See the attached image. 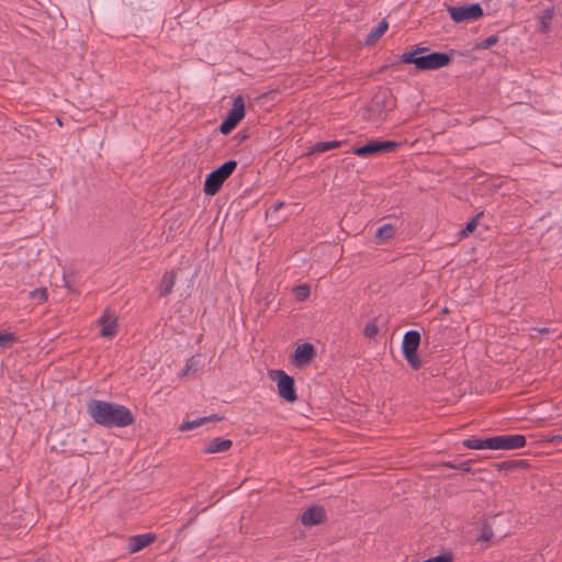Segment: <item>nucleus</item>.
<instances>
[{
    "label": "nucleus",
    "mask_w": 562,
    "mask_h": 562,
    "mask_svg": "<svg viewBox=\"0 0 562 562\" xmlns=\"http://www.w3.org/2000/svg\"><path fill=\"white\" fill-rule=\"evenodd\" d=\"M493 536L492 527L487 522H484L481 528L480 536L477 537V541L490 542Z\"/></svg>",
    "instance_id": "bb28decb"
},
{
    "label": "nucleus",
    "mask_w": 562,
    "mask_h": 562,
    "mask_svg": "<svg viewBox=\"0 0 562 562\" xmlns=\"http://www.w3.org/2000/svg\"><path fill=\"white\" fill-rule=\"evenodd\" d=\"M237 126L236 123L232 122L227 117L222 122L218 130L222 134L227 135L229 134L235 127Z\"/></svg>",
    "instance_id": "c756f323"
},
{
    "label": "nucleus",
    "mask_w": 562,
    "mask_h": 562,
    "mask_svg": "<svg viewBox=\"0 0 562 562\" xmlns=\"http://www.w3.org/2000/svg\"><path fill=\"white\" fill-rule=\"evenodd\" d=\"M236 167L237 162L235 160H228L221 167L210 172L204 182L205 194H216L223 186L224 181L234 172Z\"/></svg>",
    "instance_id": "20e7f679"
},
{
    "label": "nucleus",
    "mask_w": 562,
    "mask_h": 562,
    "mask_svg": "<svg viewBox=\"0 0 562 562\" xmlns=\"http://www.w3.org/2000/svg\"><path fill=\"white\" fill-rule=\"evenodd\" d=\"M378 150L381 151H390L395 149L398 144L392 140H383V142H376Z\"/></svg>",
    "instance_id": "7c9ffc66"
},
{
    "label": "nucleus",
    "mask_w": 562,
    "mask_h": 562,
    "mask_svg": "<svg viewBox=\"0 0 562 562\" xmlns=\"http://www.w3.org/2000/svg\"><path fill=\"white\" fill-rule=\"evenodd\" d=\"M245 116V102L241 95H238L234 98L233 105L231 110L227 113V119L232 122L238 123L244 119Z\"/></svg>",
    "instance_id": "9b49d317"
},
{
    "label": "nucleus",
    "mask_w": 562,
    "mask_h": 562,
    "mask_svg": "<svg viewBox=\"0 0 562 562\" xmlns=\"http://www.w3.org/2000/svg\"><path fill=\"white\" fill-rule=\"evenodd\" d=\"M86 408L95 424L106 428H123L135 422L130 408L112 402L93 398L87 403Z\"/></svg>",
    "instance_id": "f257e3e1"
},
{
    "label": "nucleus",
    "mask_w": 562,
    "mask_h": 562,
    "mask_svg": "<svg viewBox=\"0 0 562 562\" xmlns=\"http://www.w3.org/2000/svg\"><path fill=\"white\" fill-rule=\"evenodd\" d=\"M427 50L428 48L418 47L413 52L404 53L401 59L405 64H414L419 70H437L449 65L451 57L447 53L434 52L420 55Z\"/></svg>",
    "instance_id": "f03ea898"
},
{
    "label": "nucleus",
    "mask_w": 562,
    "mask_h": 562,
    "mask_svg": "<svg viewBox=\"0 0 562 562\" xmlns=\"http://www.w3.org/2000/svg\"><path fill=\"white\" fill-rule=\"evenodd\" d=\"M172 229H173V228H172V224H170V226H169V232H168V234H167L166 239H169L170 237H173V235H172Z\"/></svg>",
    "instance_id": "e433bc0d"
},
{
    "label": "nucleus",
    "mask_w": 562,
    "mask_h": 562,
    "mask_svg": "<svg viewBox=\"0 0 562 562\" xmlns=\"http://www.w3.org/2000/svg\"><path fill=\"white\" fill-rule=\"evenodd\" d=\"M363 333H364V336L367 338L371 339V338H374L378 335L379 328H378L375 323L371 322V323L367 324V326L364 327Z\"/></svg>",
    "instance_id": "2f4dec72"
},
{
    "label": "nucleus",
    "mask_w": 562,
    "mask_h": 562,
    "mask_svg": "<svg viewBox=\"0 0 562 562\" xmlns=\"http://www.w3.org/2000/svg\"><path fill=\"white\" fill-rule=\"evenodd\" d=\"M316 353H292L291 363L302 370L313 362Z\"/></svg>",
    "instance_id": "dca6fc26"
},
{
    "label": "nucleus",
    "mask_w": 562,
    "mask_h": 562,
    "mask_svg": "<svg viewBox=\"0 0 562 562\" xmlns=\"http://www.w3.org/2000/svg\"><path fill=\"white\" fill-rule=\"evenodd\" d=\"M29 297L37 303H44L47 301V290L46 288H38L29 293Z\"/></svg>",
    "instance_id": "a878e982"
},
{
    "label": "nucleus",
    "mask_w": 562,
    "mask_h": 562,
    "mask_svg": "<svg viewBox=\"0 0 562 562\" xmlns=\"http://www.w3.org/2000/svg\"><path fill=\"white\" fill-rule=\"evenodd\" d=\"M165 328L162 329V335L167 337H172L175 333V327L172 324V317L170 316L168 321H165L164 323Z\"/></svg>",
    "instance_id": "473e14b6"
},
{
    "label": "nucleus",
    "mask_w": 562,
    "mask_h": 562,
    "mask_svg": "<svg viewBox=\"0 0 562 562\" xmlns=\"http://www.w3.org/2000/svg\"><path fill=\"white\" fill-rule=\"evenodd\" d=\"M403 356L414 370H418L425 362V360L420 358V353H403Z\"/></svg>",
    "instance_id": "b1692460"
},
{
    "label": "nucleus",
    "mask_w": 562,
    "mask_h": 562,
    "mask_svg": "<svg viewBox=\"0 0 562 562\" xmlns=\"http://www.w3.org/2000/svg\"><path fill=\"white\" fill-rule=\"evenodd\" d=\"M389 24L385 20L381 21L366 37V44H374L387 30Z\"/></svg>",
    "instance_id": "f3484780"
},
{
    "label": "nucleus",
    "mask_w": 562,
    "mask_h": 562,
    "mask_svg": "<svg viewBox=\"0 0 562 562\" xmlns=\"http://www.w3.org/2000/svg\"><path fill=\"white\" fill-rule=\"evenodd\" d=\"M340 145H341V142H339V140L318 142L312 147L311 154L324 153L327 150H331V149L338 148Z\"/></svg>",
    "instance_id": "6ab92c4d"
},
{
    "label": "nucleus",
    "mask_w": 562,
    "mask_h": 562,
    "mask_svg": "<svg viewBox=\"0 0 562 562\" xmlns=\"http://www.w3.org/2000/svg\"><path fill=\"white\" fill-rule=\"evenodd\" d=\"M294 351H314V346L311 342H302L296 346Z\"/></svg>",
    "instance_id": "c9c22d12"
},
{
    "label": "nucleus",
    "mask_w": 562,
    "mask_h": 562,
    "mask_svg": "<svg viewBox=\"0 0 562 562\" xmlns=\"http://www.w3.org/2000/svg\"><path fill=\"white\" fill-rule=\"evenodd\" d=\"M16 336L13 333L0 331V347L11 348L13 342L16 341Z\"/></svg>",
    "instance_id": "393cba45"
},
{
    "label": "nucleus",
    "mask_w": 562,
    "mask_h": 562,
    "mask_svg": "<svg viewBox=\"0 0 562 562\" xmlns=\"http://www.w3.org/2000/svg\"><path fill=\"white\" fill-rule=\"evenodd\" d=\"M198 356H200V353H196L195 356L191 357L188 360L184 369L181 371V375L182 376H186V375H188L191 372H196L198 371V369L200 367V361L196 359Z\"/></svg>",
    "instance_id": "5701e85b"
},
{
    "label": "nucleus",
    "mask_w": 562,
    "mask_h": 562,
    "mask_svg": "<svg viewBox=\"0 0 562 562\" xmlns=\"http://www.w3.org/2000/svg\"><path fill=\"white\" fill-rule=\"evenodd\" d=\"M498 42L496 35H491L476 44L477 49H488Z\"/></svg>",
    "instance_id": "c85d7f7f"
},
{
    "label": "nucleus",
    "mask_w": 562,
    "mask_h": 562,
    "mask_svg": "<svg viewBox=\"0 0 562 562\" xmlns=\"http://www.w3.org/2000/svg\"><path fill=\"white\" fill-rule=\"evenodd\" d=\"M232 446H233V441L231 439L217 437V438H214L213 440H211L203 448V452L206 454L225 452V451L229 450L232 448Z\"/></svg>",
    "instance_id": "9d476101"
},
{
    "label": "nucleus",
    "mask_w": 562,
    "mask_h": 562,
    "mask_svg": "<svg viewBox=\"0 0 562 562\" xmlns=\"http://www.w3.org/2000/svg\"><path fill=\"white\" fill-rule=\"evenodd\" d=\"M282 206H283L282 202L277 203L274 206V211H279Z\"/></svg>",
    "instance_id": "4c0bfd02"
},
{
    "label": "nucleus",
    "mask_w": 562,
    "mask_h": 562,
    "mask_svg": "<svg viewBox=\"0 0 562 562\" xmlns=\"http://www.w3.org/2000/svg\"><path fill=\"white\" fill-rule=\"evenodd\" d=\"M100 335L105 338H112L117 331V319L114 315L105 311L99 319Z\"/></svg>",
    "instance_id": "1a4fd4ad"
},
{
    "label": "nucleus",
    "mask_w": 562,
    "mask_h": 562,
    "mask_svg": "<svg viewBox=\"0 0 562 562\" xmlns=\"http://www.w3.org/2000/svg\"><path fill=\"white\" fill-rule=\"evenodd\" d=\"M450 18L456 23L474 21L483 15V10L479 3H472L469 5L448 7Z\"/></svg>",
    "instance_id": "39448f33"
},
{
    "label": "nucleus",
    "mask_w": 562,
    "mask_h": 562,
    "mask_svg": "<svg viewBox=\"0 0 562 562\" xmlns=\"http://www.w3.org/2000/svg\"><path fill=\"white\" fill-rule=\"evenodd\" d=\"M420 342V334L417 330H408L402 338V351H417Z\"/></svg>",
    "instance_id": "f8f14e48"
},
{
    "label": "nucleus",
    "mask_w": 562,
    "mask_h": 562,
    "mask_svg": "<svg viewBox=\"0 0 562 562\" xmlns=\"http://www.w3.org/2000/svg\"><path fill=\"white\" fill-rule=\"evenodd\" d=\"M525 461L522 460H519V461H505V462H502V463H498L496 464V467L502 470V469H505V470H510V469H514L516 468L517 465L519 464H522Z\"/></svg>",
    "instance_id": "72a5a7b5"
},
{
    "label": "nucleus",
    "mask_w": 562,
    "mask_h": 562,
    "mask_svg": "<svg viewBox=\"0 0 562 562\" xmlns=\"http://www.w3.org/2000/svg\"><path fill=\"white\" fill-rule=\"evenodd\" d=\"M473 463H474V460H472V459L465 460L461 463H453V462L447 461V462L442 463V467H446L449 469H454V470H460L465 473H471V472H473V470H472Z\"/></svg>",
    "instance_id": "4be33fe9"
},
{
    "label": "nucleus",
    "mask_w": 562,
    "mask_h": 562,
    "mask_svg": "<svg viewBox=\"0 0 562 562\" xmlns=\"http://www.w3.org/2000/svg\"><path fill=\"white\" fill-rule=\"evenodd\" d=\"M301 522L305 527L321 525L327 520V513L322 505H312L301 514Z\"/></svg>",
    "instance_id": "0eeeda50"
},
{
    "label": "nucleus",
    "mask_w": 562,
    "mask_h": 562,
    "mask_svg": "<svg viewBox=\"0 0 562 562\" xmlns=\"http://www.w3.org/2000/svg\"><path fill=\"white\" fill-rule=\"evenodd\" d=\"M156 540V535L148 532L132 536L128 538V552L136 553L150 546Z\"/></svg>",
    "instance_id": "6e6552de"
},
{
    "label": "nucleus",
    "mask_w": 562,
    "mask_h": 562,
    "mask_svg": "<svg viewBox=\"0 0 562 562\" xmlns=\"http://www.w3.org/2000/svg\"><path fill=\"white\" fill-rule=\"evenodd\" d=\"M462 445L468 449H490L492 450V437L474 438L470 437L462 441Z\"/></svg>",
    "instance_id": "2eb2a0df"
},
{
    "label": "nucleus",
    "mask_w": 562,
    "mask_h": 562,
    "mask_svg": "<svg viewBox=\"0 0 562 562\" xmlns=\"http://www.w3.org/2000/svg\"><path fill=\"white\" fill-rule=\"evenodd\" d=\"M175 282H176L175 270L171 269L169 271H166L161 279L160 285H159L160 295L166 296V295L170 294L172 291V288L175 285Z\"/></svg>",
    "instance_id": "4468645a"
},
{
    "label": "nucleus",
    "mask_w": 562,
    "mask_h": 562,
    "mask_svg": "<svg viewBox=\"0 0 562 562\" xmlns=\"http://www.w3.org/2000/svg\"><path fill=\"white\" fill-rule=\"evenodd\" d=\"M553 440H559V441H562V435L561 436H557L553 438Z\"/></svg>",
    "instance_id": "58836bf2"
},
{
    "label": "nucleus",
    "mask_w": 562,
    "mask_h": 562,
    "mask_svg": "<svg viewBox=\"0 0 562 562\" xmlns=\"http://www.w3.org/2000/svg\"><path fill=\"white\" fill-rule=\"evenodd\" d=\"M268 376L277 383L279 396L288 403H294L297 400L294 379L285 371L277 369L269 370Z\"/></svg>",
    "instance_id": "7ed1b4c3"
},
{
    "label": "nucleus",
    "mask_w": 562,
    "mask_h": 562,
    "mask_svg": "<svg viewBox=\"0 0 562 562\" xmlns=\"http://www.w3.org/2000/svg\"><path fill=\"white\" fill-rule=\"evenodd\" d=\"M294 295H295L297 301H304L310 295V286L306 285V284L297 285L294 289Z\"/></svg>",
    "instance_id": "cd10ccee"
},
{
    "label": "nucleus",
    "mask_w": 562,
    "mask_h": 562,
    "mask_svg": "<svg viewBox=\"0 0 562 562\" xmlns=\"http://www.w3.org/2000/svg\"><path fill=\"white\" fill-rule=\"evenodd\" d=\"M394 234H395L394 226L391 224H384L378 228V231L375 233V238L382 243V241H385V240L392 238L394 236Z\"/></svg>",
    "instance_id": "412c9836"
},
{
    "label": "nucleus",
    "mask_w": 562,
    "mask_h": 562,
    "mask_svg": "<svg viewBox=\"0 0 562 562\" xmlns=\"http://www.w3.org/2000/svg\"><path fill=\"white\" fill-rule=\"evenodd\" d=\"M527 445L526 436L521 434L499 435L492 437V450H515Z\"/></svg>",
    "instance_id": "423d86ee"
},
{
    "label": "nucleus",
    "mask_w": 562,
    "mask_h": 562,
    "mask_svg": "<svg viewBox=\"0 0 562 562\" xmlns=\"http://www.w3.org/2000/svg\"><path fill=\"white\" fill-rule=\"evenodd\" d=\"M553 10L552 9H547L542 12V14L540 15L539 18V32L542 33V34H546L548 33L549 29H550V24L552 22V19H553Z\"/></svg>",
    "instance_id": "a211bd4d"
},
{
    "label": "nucleus",
    "mask_w": 562,
    "mask_h": 562,
    "mask_svg": "<svg viewBox=\"0 0 562 562\" xmlns=\"http://www.w3.org/2000/svg\"><path fill=\"white\" fill-rule=\"evenodd\" d=\"M477 222L476 218H472L464 227V229L461 231V236L465 237L470 233H472L476 228Z\"/></svg>",
    "instance_id": "f704fd0d"
},
{
    "label": "nucleus",
    "mask_w": 562,
    "mask_h": 562,
    "mask_svg": "<svg viewBox=\"0 0 562 562\" xmlns=\"http://www.w3.org/2000/svg\"><path fill=\"white\" fill-rule=\"evenodd\" d=\"M352 153L359 157H367L379 153L376 142H369L368 144L357 147Z\"/></svg>",
    "instance_id": "aec40b11"
},
{
    "label": "nucleus",
    "mask_w": 562,
    "mask_h": 562,
    "mask_svg": "<svg viewBox=\"0 0 562 562\" xmlns=\"http://www.w3.org/2000/svg\"><path fill=\"white\" fill-rule=\"evenodd\" d=\"M223 417L222 416H218V415H211V416H207V417H200V418H196L194 420H184L179 427H178V430L180 431H188V430H192L196 427H200L204 424H207L210 422H217V420H222Z\"/></svg>",
    "instance_id": "ddd939ff"
}]
</instances>
